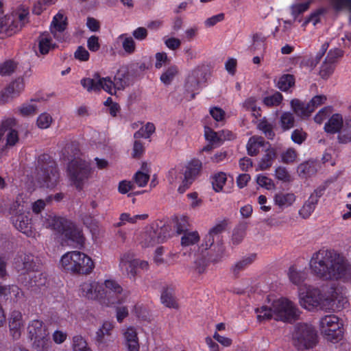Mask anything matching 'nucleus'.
Masks as SVG:
<instances>
[{
  "label": "nucleus",
  "instance_id": "obj_23",
  "mask_svg": "<svg viewBox=\"0 0 351 351\" xmlns=\"http://www.w3.org/2000/svg\"><path fill=\"white\" fill-rule=\"evenodd\" d=\"M11 123H15V121H8L1 125V128H4L3 136L4 138H5V147L6 148L15 145L19 140L18 131L11 127H9L8 125Z\"/></svg>",
  "mask_w": 351,
  "mask_h": 351
},
{
  "label": "nucleus",
  "instance_id": "obj_41",
  "mask_svg": "<svg viewBox=\"0 0 351 351\" xmlns=\"http://www.w3.org/2000/svg\"><path fill=\"white\" fill-rule=\"evenodd\" d=\"M282 100V95L280 93L276 91L274 93L265 97L263 102L268 107H274L280 106Z\"/></svg>",
  "mask_w": 351,
  "mask_h": 351
},
{
  "label": "nucleus",
  "instance_id": "obj_40",
  "mask_svg": "<svg viewBox=\"0 0 351 351\" xmlns=\"http://www.w3.org/2000/svg\"><path fill=\"white\" fill-rule=\"evenodd\" d=\"M266 37L262 34H256L253 36V41L251 49L254 51H259L262 53L265 50Z\"/></svg>",
  "mask_w": 351,
  "mask_h": 351
},
{
  "label": "nucleus",
  "instance_id": "obj_59",
  "mask_svg": "<svg viewBox=\"0 0 351 351\" xmlns=\"http://www.w3.org/2000/svg\"><path fill=\"white\" fill-rule=\"evenodd\" d=\"M210 114L216 121H223L226 118V112L218 107H212L210 109Z\"/></svg>",
  "mask_w": 351,
  "mask_h": 351
},
{
  "label": "nucleus",
  "instance_id": "obj_37",
  "mask_svg": "<svg viewBox=\"0 0 351 351\" xmlns=\"http://www.w3.org/2000/svg\"><path fill=\"white\" fill-rule=\"evenodd\" d=\"M276 156V152L273 148H269L266 151V154L259 161L258 167L259 170H265L272 165L273 160Z\"/></svg>",
  "mask_w": 351,
  "mask_h": 351
},
{
  "label": "nucleus",
  "instance_id": "obj_26",
  "mask_svg": "<svg viewBox=\"0 0 351 351\" xmlns=\"http://www.w3.org/2000/svg\"><path fill=\"white\" fill-rule=\"evenodd\" d=\"M344 124L342 116L340 114H334L326 123L324 130L327 133H339Z\"/></svg>",
  "mask_w": 351,
  "mask_h": 351
},
{
  "label": "nucleus",
  "instance_id": "obj_34",
  "mask_svg": "<svg viewBox=\"0 0 351 351\" xmlns=\"http://www.w3.org/2000/svg\"><path fill=\"white\" fill-rule=\"evenodd\" d=\"M131 315L139 320H146L149 317V312L141 303H134L130 308Z\"/></svg>",
  "mask_w": 351,
  "mask_h": 351
},
{
  "label": "nucleus",
  "instance_id": "obj_9",
  "mask_svg": "<svg viewBox=\"0 0 351 351\" xmlns=\"http://www.w3.org/2000/svg\"><path fill=\"white\" fill-rule=\"evenodd\" d=\"M293 339L295 346L299 349H308L317 343V335L311 325L302 324L297 327Z\"/></svg>",
  "mask_w": 351,
  "mask_h": 351
},
{
  "label": "nucleus",
  "instance_id": "obj_55",
  "mask_svg": "<svg viewBox=\"0 0 351 351\" xmlns=\"http://www.w3.org/2000/svg\"><path fill=\"white\" fill-rule=\"evenodd\" d=\"M149 179V175L145 172L141 171H137L134 176V183L138 187L145 186L147 184Z\"/></svg>",
  "mask_w": 351,
  "mask_h": 351
},
{
  "label": "nucleus",
  "instance_id": "obj_14",
  "mask_svg": "<svg viewBox=\"0 0 351 351\" xmlns=\"http://www.w3.org/2000/svg\"><path fill=\"white\" fill-rule=\"evenodd\" d=\"M202 167V164L198 160H192L184 167L182 185L178 187L180 193H184L189 187L192 182L199 175Z\"/></svg>",
  "mask_w": 351,
  "mask_h": 351
},
{
  "label": "nucleus",
  "instance_id": "obj_60",
  "mask_svg": "<svg viewBox=\"0 0 351 351\" xmlns=\"http://www.w3.org/2000/svg\"><path fill=\"white\" fill-rule=\"evenodd\" d=\"M315 209V206L306 202L299 211L300 215L306 219L309 217Z\"/></svg>",
  "mask_w": 351,
  "mask_h": 351
},
{
  "label": "nucleus",
  "instance_id": "obj_13",
  "mask_svg": "<svg viewBox=\"0 0 351 351\" xmlns=\"http://www.w3.org/2000/svg\"><path fill=\"white\" fill-rule=\"evenodd\" d=\"M119 267L128 275L134 276L138 269L147 270L149 264L146 261L134 259L130 253H125L120 257Z\"/></svg>",
  "mask_w": 351,
  "mask_h": 351
},
{
  "label": "nucleus",
  "instance_id": "obj_8",
  "mask_svg": "<svg viewBox=\"0 0 351 351\" xmlns=\"http://www.w3.org/2000/svg\"><path fill=\"white\" fill-rule=\"evenodd\" d=\"M27 332L34 346L39 350L49 346V333L43 322L39 319L31 321L27 326Z\"/></svg>",
  "mask_w": 351,
  "mask_h": 351
},
{
  "label": "nucleus",
  "instance_id": "obj_12",
  "mask_svg": "<svg viewBox=\"0 0 351 351\" xmlns=\"http://www.w3.org/2000/svg\"><path fill=\"white\" fill-rule=\"evenodd\" d=\"M22 211H23V206L16 201L10 208L11 213L15 215L12 217L13 224L19 231L28 237H31L33 234V232L28 217L21 213L17 215L19 212L21 213Z\"/></svg>",
  "mask_w": 351,
  "mask_h": 351
},
{
  "label": "nucleus",
  "instance_id": "obj_21",
  "mask_svg": "<svg viewBox=\"0 0 351 351\" xmlns=\"http://www.w3.org/2000/svg\"><path fill=\"white\" fill-rule=\"evenodd\" d=\"M66 17L60 12L57 13L51 22L49 29L53 38L58 40L60 35L63 32L67 25Z\"/></svg>",
  "mask_w": 351,
  "mask_h": 351
},
{
  "label": "nucleus",
  "instance_id": "obj_45",
  "mask_svg": "<svg viewBox=\"0 0 351 351\" xmlns=\"http://www.w3.org/2000/svg\"><path fill=\"white\" fill-rule=\"evenodd\" d=\"M155 132V126L152 123H147L142 126L134 135L135 138H148Z\"/></svg>",
  "mask_w": 351,
  "mask_h": 351
},
{
  "label": "nucleus",
  "instance_id": "obj_15",
  "mask_svg": "<svg viewBox=\"0 0 351 351\" xmlns=\"http://www.w3.org/2000/svg\"><path fill=\"white\" fill-rule=\"evenodd\" d=\"M114 324L110 321H104L95 332V341L100 349H107L112 342L109 337H111Z\"/></svg>",
  "mask_w": 351,
  "mask_h": 351
},
{
  "label": "nucleus",
  "instance_id": "obj_58",
  "mask_svg": "<svg viewBox=\"0 0 351 351\" xmlns=\"http://www.w3.org/2000/svg\"><path fill=\"white\" fill-rule=\"evenodd\" d=\"M16 68L12 61H6L0 64V75H5L12 73Z\"/></svg>",
  "mask_w": 351,
  "mask_h": 351
},
{
  "label": "nucleus",
  "instance_id": "obj_53",
  "mask_svg": "<svg viewBox=\"0 0 351 351\" xmlns=\"http://www.w3.org/2000/svg\"><path fill=\"white\" fill-rule=\"evenodd\" d=\"M256 180L259 186L267 190H271L275 188V184L272 180L263 174L258 175Z\"/></svg>",
  "mask_w": 351,
  "mask_h": 351
},
{
  "label": "nucleus",
  "instance_id": "obj_24",
  "mask_svg": "<svg viewBox=\"0 0 351 351\" xmlns=\"http://www.w3.org/2000/svg\"><path fill=\"white\" fill-rule=\"evenodd\" d=\"M53 35L48 32L43 33L40 35L38 42V51L42 55L47 54L50 51L57 47L56 43L53 40Z\"/></svg>",
  "mask_w": 351,
  "mask_h": 351
},
{
  "label": "nucleus",
  "instance_id": "obj_35",
  "mask_svg": "<svg viewBox=\"0 0 351 351\" xmlns=\"http://www.w3.org/2000/svg\"><path fill=\"white\" fill-rule=\"evenodd\" d=\"M263 145L262 138L258 136H252L250 138L246 145L247 154L250 156L256 155L259 149Z\"/></svg>",
  "mask_w": 351,
  "mask_h": 351
},
{
  "label": "nucleus",
  "instance_id": "obj_46",
  "mask_svg": "<svg viewBox=\"0 0 351 351\" xmlns=\"http://www.w3.org/2000/svg\"><path fill=\"white\" fill-rule=\"evenodd\" d=\"M118 38L122 41V47L125 53L130 54L135 51L136 45L132 37L121 34Z\"/></svg>",
  "mask_w": 351,
  "mask_h": 351
},
{
  "label": "nucleus",
  "instance_id": "obj_4",
  "mask_svg": "<svg viewBox=\"0 0 351 351\" xmlns=\"http://www.w3.org/2000/svg\"><path fill=\"white\" fill-rule=\"evenodd\" d=\"M60 264L65 272L75 275L90 274L95 268V263L89 256L76 250L63 254Z\"/></svg>",
  "mask_w": 351,
  "mask_h": 351
},
{
  "label": "nucleus",
  "instance_id": "obj_47",
  "mask_svg": "<svg viewBox=\"0 0 351 351\" xmlns=\"http://www.w3.org/2000/svg\"><path fill=\"white\" fill-rule=\"evenodd\" d=\"M338 140L341 143L351 141V120L346 121L343 129L339 133Z\"/></svg>",
  "mask_w": 351,
  "mask_h": 351
},
{
  "label": "nucleus",
  "instance_id": "obj_56",
  "mask_svg": "<svg viewBox=\"0 0 351 351\" xmlns=\"http://www.w3.org/2000/svg\"><path fill=\"white\" fill-rule=\"evenodd\" d=\"M147 214H142V215H136L134 216H130L128 213H123L120 216V219L123 223L129 222L131 223H135L138 221L145 220L147 219Z\"/></svg>",
  "mask_w": 351,
  "mask_h": 351
},
{
  "label": "nucleus",
  "instance_id": "obj_22",
  "mask_svg": "<svg viewBox=\"0 0 351 351\" xmlns=\"http://www.w3.org/2000/svg\"><path fill=\"white\" fill-rule=\"evenodd\" d=\"M23 327L22 314L17 311L13 312L9 320L10 332L13 339H18L21 337Z\"/></svg>",
  "mask_w": 351,
  "mask_h": 351
},
{
  "label": "nucleus",
  "instance_id": "obj_42",
  "mask_svg": "<svg viewBox=\"0 0 351 351\" xmlns=\"http://www.w3.org/2000/svg\"><path fill=\"white\" fill-rule=\"evenodd\" d=\"M178 73V67L175 65L170 66L162 73L160 75V80L164 84L169 85L171 83Z\"/></svg>",
  "mask_w": 351,
  "mask_h": 351
},
{
  "label": "nucleus",
  "instance_id": "obj_52",
  "mask_svg": "<svg viewBox=\"0 0 351 351\" xmlns=\"http://www.w3.org/2000/svg\"><path fill=\"white\" fill-rule=\"evenodd\" d=\"M52 117L47 112L41 113L37 118V125L40 129H47L52 123Z\"/></svg>",
  "mask_w": 351,
  "mask_h": 351
},
{
  "label": "nucleus",
  "instance_id": "obj_36",
  "mask_svg": "<svg viewBox=\"0 0 351 351\" xmlns=\"http://www.w3.org/2000/svg\"><path fill=\"white\" fill-rule=\"evenodd\" d=\"M161 302L162 303L168 308H178V304L173 295V291L171 289H165L161 294Z\"/></svg>",
  "mask_w": 351,
  "mask_h": 351
},
{
  "label": "nucleus",
  "instance_id": "obj_25",
  "mask_svg": "<svg viewBox=\"0 0 351 351\" xmlns=\"http://www.w3.org/2000/svg\"><path fill=\"white\" fill-rule=\"evenodd\" d=\"M69 171L73 179L87 178L88 167L85 162L72 161L69 165Z\"/></svg>",
  "mask_w": 351,
  "mask_h": 351
},
{
  "label": "nucleus",
  "instance_id": "obj_61",
  "mask_svg": "<svg viewBox=\"0 0 351 351\" xmlns=\"http://www.w3.org/2000/svg\"><path fill=\"white\" fill-rule=\"evenodd\" d=\"M165 46L171 50H176L181 45V40L175 37L165 38L164 40Z\"/></svg>",
  "mask_w": 351,
  "mask_h": 351
},
{
  "label": "nucleus",
  "instance_id": "obj_10",
  "mask_svg": "<svg viewBox=\"0 0 351 351\" xmlns=\"http://www.w3.org/2000/svg\"><path fill=\"white\" fill-rule=\"evenodd\" d=\"M326 101L325 95H316L306 105L298 99L291 101V107L294 112L302 117H307L319 106Z\"/></svg>",
  "mask_w": 351,
  "mask_h": 351
},
{
  "label": "nucleus",
  "instance_id": "obj_29",
  "mask_svg": "<svg viewBox=\"0 0 351 351\" xmlns=\"http://www.w3.org/2000/svg\"><path fill=\"white\" fill-rule=\"evenodd\" d=\"M37 109V101L32 99L19 106L16 109V112L22 117H29L34 115Z\"/></svg>",
  "mask_w": 351,
  "mask_h": 351
},
{
  "label": "nucleus",
  "instance_id": "obj_17",
  "mask_svg": "<svg viewBox=\"0 0 351 351\" xmlns=\"http://www.w3.org/2000/svg\"><path fill=\"white\" fill-rule=\"evenodd\" d=\"M82 295L90 300H98L104 303V290L100 282L90 281L81 285Z\"/></svg>",
  "mask_w": 351,
  "mask_h": 351
},
{
  "label": "nucleus",
  "instance_id": "obj_18",
  "mask_svg": "<svg viewBox=\"0 0 351 351\" xmlns=\"http://www.w3.org/2000/svg\"><path fill=\"white\" fill-rule=\"evenodd\" d=\"M326 309H332L335 306L340 309L346 306L348 300L339 290L330 289L326 292Z\"/></svg>",
  "mask_w": 351,
  "mask_h": 351
},
{
  "label": "nucleus",
  "instance_id": "obj_57",
  "mask_svg": "<svg viewBox=\"0 0 351 351\" xmlns=\"http://www.w3.org/2000/svg\"><path fill=\"white\" fill-rule=\"evenodd\" d=\"M309 2H306L293 5L291 6V14L293 17L296 18L299 14L307 10L309 7Z\"/></svg>",
  "mask_w": 351,
  "mask_h": 351
},
{
  "label": "nucleus",
  "instance_id": "obj_64",
  "mask_svg": "<svg viewBox=\"0 0 351 351\" xmlns=\"http://www.w3.org/2000/svg\"><path fill=\"white\" fill-rule=\"evenodd\" d=\"M88 51L83 47L80 46L75 51V58L80 61H87L89 59Z\"/></svg>",
  "mask_w": 351,
  "mask_h": 351
},
{
  "label": "nucleus",
  "instance_id": "obj_62",
  "mask_svg": "<svg viewBox=\"0 0 351 351\" xmlns=\"http://www.w3.org/2000/svg\"><path fill=\"white\" fill-rule=\"evenodd\" d=\"M204 136L206 139L212 143H217L220 141L219 132L217 133L209 128H205Z\"/></svg>",
  "mask_w": 351,
  "mask_h": 351
},
{
  "label": "nucleus",
  "instance_id": "obj_1",
  "mask_svg": "<svg viewBox=\"0 0 351 351\" xmlns=\"http://www.w3.org/2000/svg\"><path fill=\"white\" fill-rule=\"evenodd\" d=\"M309 267L314 274L324 280L346 281L351 279V265L333 250H320L314 253Z\"/></svg>",
  "mask_w": 351,
  "mask_h": 351
},
{
  "label": "nucleus",
  "instance_id": "obj_48",
  "mask_svg": "<svg viewBox=\"0 0 351 351\" xmlns=\"http://www.w3.org/2000/svg\"><path fill=\"white\" fill-rule=\"evenodd\" d=\"M72 350L83 351L89 348L86 340L81 335H75L72 339Z\"/></svg>",
  "mask_w": 351,
  "mask_h": 351
},
{
  "label": "nucleus",
  "instance_id": "obj_7",
  "mask_svg": "<svg viewBox=\"0 0 351 351\" xmlns=\"http://www.w3.org/2000/svg\"><path fill=\"white\" fill-rule=\"evenodd\" d=\"M299 303L308 311L319 307L326 309V293L321 294L317 289L310 286H301L298 289Z\"/></svg>",
  "mask_w": 351,
  "mask_h": 351
},
{
  "label": "nucleus",
  "instance_id": "obj_54",
  "mask_svg": "<svg viewBox=\"0 0 351 351\" xmlns=\"http://www.w3.org/2000/svg\"><path fill=\"white\" fill-rule=\"evenodd\" d=\"M156 62L155 67L156 69H161L162 66H165L170 63V58L168 57L167 54L165 52H158L156 53L155 56Z\"/></svg>",
  "mask_w": 351,
  "mask_h": 351
},
{
  "label": "nucleus",
  "instance_id": "obj_43",
  "mask_svg": "<svg viewBox=\"0 0 351 351\" xmlns=\"http://www.w3.org/2000/svg\"><path fill=\"white\" fill-rule=\"evenodd\" d=\"M163 252L164 250L162 247H158L156 250L154 260L157 265L169 264L171 263V260L177 256L176 254L170 253L167 256V258L165 259L162 258Z\"/></svg>",
  "mask_w": 351,
  "mask_h": 351
},
{
  "label": "nucleus",
  "instance_id": "obj_6",
  "mask_svg": "<svg viewBox=\"0 0 351 351\" xmlns=\"http://www.w3.org/2000/svg\"><path fill=\"white\" fill-rule=\"evenodd\" d=\"M319 329L324 339L332 343H337L343 338L342 324L335 315L322 317L319 322Z\"/></svg>",
  "mask_w": 351,
  "mask_h": 351
},
{
  "label": "nucleus",
  "instance_id": "obj_28",
  "mask_svg": "<svg viewBox=\"0 0 351 351\" xmlns=\"http://www.w3.org/2000/svg\"><path fill=\"white\" fill-rule=\"evenodd\" d=\"M159 242V238L157 233L152 229H149L143 232L141 236L140 243L143 247H149L154 246Z\"/></svg>",
  "mask_w": 351,
  "mask_h": 351
},
{
  "label": "nucleus",
  "instance_id": "obj_33",
  "mask_svg": "<svg viewBox=\"0 0 351 351\" xmlns=\"http://www.w3.org/2000/svg\"><path fill=\"white\" fill-rule=\"evenodd\" d=\"M289 277L293 284L298 286V289L301 286H307L306 284H303L304 281L306 278V274L304 271L298 270L295 268H290Z\"/></svg>",
  "mask_w": 351,
  "mask_h": 351
},
{
  "label": "nucleus",
  "instance_id": "obj_38",
  "mask_svg": "<svg viewBox=\"0 0 351 351\" xmlns=\"http://www.w3.org/2000/svg\"><path fill=\"white\" fill-rule=\"evenodd\" d=\"M184 167L179 165L173 169H171L168 173V180L171 184L180 183L182 185L184 180L183 174Z\"/></svg>",
  "mask_w": 351,
  "mask_h": 351
},
{
  "label": "nucleus",
  "instance_id": "obj_3",
  "mask_svg": "<svg viewBox=\"0 0 351 351\" xmlns=\"http://www.w3.org/2000/svg\"><path fill=\"white\" fill-rule=\"evenodd\" d=\"M128 69L121 66L114 77V82L110 77H101L95 74L93 78H86L81 81L82 86L88 91H98L101 89L113 95L116 90L123 89L127 84Z\"/></svg>",
  "mask_w": 351,
  "mask_h": 351
},
{
  "label": "nucleus",
  "instance_id": "obj_19",
  "mask_svg": "<svg viewBox=\"0 0 351 351\" xmlns=\"http://www.w3.org/2000/svg\"><path fill=\"white\" fill-rule=\"evenodd\" d=\"M183 221V227L177 226V232L180 234L184 232L181 237V245L183 247H189L197 243L200 240V236L197 231H184L186 228V219L185 217L181 219Z\"/></svg>",
  "mask_w": 351,
  "mask_h": 351
},
{
  "label": "nucleus",
  "instance_id": "obj_16",
  "mask_svg": "<svg viewBox=\"0 0 351 351\" xmlns=\"http://www.w3.org/2000/svg\"><path fill=\"white\" fill-rule=\"evenodd\" d=\"M123 344L127 351H139L140 343L136 328L128 326L121 331Z\"/></svg>",
  "mask_w": 351,
  "mask_h": 351
},
{
  "label": "nucleus",
  "instance_id": "obj_39",
  "mask_svg": "<svg viewBox=\"0 0 351 351\" xmlns=\"http://www.w3.org/2000/svg\"><path fill=\"white\" fill-rule=\"evenodd\" d=\"M227 181V176L223 172L215 173L212 178V185L214 191L217 193L223 191V186Z\"/></svg>",
  "mask_w": 351,
  "mask_h": 351
},
{
  "label": "nucleus",
  "instance_id": "obj_31",
  "mask_svg": "<svg viewBox=\"0 0 351 351\" xmlns=\"http://www.w3.org/2000/svg\"><path fill=\"white\" fill-rule=\"evenodd\" d=\"M295 85V77L291 74L281 75L276 82V86L283 92H287Z\"/></svg>",
  "mask_w": 351,
  "mask_h": 351
},
{
  "label": "nucleus",
  "instance_id": "obj_32",
  "mask_svg": "<svg viewBox=\"0 0 351 351\" xmlns=\"http://www.w3.org/2000/svg\"><path fill=\"white\" fill-rule=\"evenodd\" d=\"M43 226L59 232L64 229L62 219L52 215H47L43 221Z\"/></svg>",
  "mask_w": 351,
  "mask_h": 351
},
{
  "label": "nucleus",
  "instance_id": "obj_20",
  "mask_svg": "<svg viewBox=\"0 0 351 351\" xmlns=\"http://www.w3.org/2000/svg\"><path fill=\"white\" fill-rule=\"evenodd\" d=\"M296 195L291 192L279 191L274 195V204L280 209L292 206L296 202Z\"/></svg>",
  "mask_w": 351,
  "mask_h": 351
},
{
  "label": "nucleus",
  "instance_id": "obj_30",
  "mask_svg": "<svg viewBox=\"0 0 351 351\" xmlns=\"http://www.w3.org/2000/svg\"><path fill=\"white\" fill-rule=\"evenodd\" d=\"M25 88V81L23 78H18L12 82L5 89V94L7 97H14L20 94Z\"/></svg>",
  "mask_w": 351,
  "mask_h": 351
},
{
  "label": "nucleus",
  "instance_id": "obj_51",
  "mask_svg": "<svg viewBox=\"0 0 351 351\" xmlns=\"http://www.w3.org/2000/svg\"><path fill=\"white\" fill-rule=\"evenodd\" d=\"M38 182L41 186L51 187L53 186L58 180V176L56 173H52L51 176L43 174L39 176Z\"/></svg>",
  "mask_w": 351,
  "mask_h": 351
},
{
  "label": "nucleus",
  "instance_id": "obj_50",
  "mask_svg": "<svg viewBox=\"0 0 351 351\" xmlns=\"http://www.w3.org/2000/svg\"><path fill=\"white\" fill-rule=\"evenodd\" d=\"M23 295L22 291L16 286L6 287L5 289L4 296L12 301H17Z\"/></svg>",
  "mask_w": 351,
  "mask_h": 351
},
{
  "label": "nucleus",
  "instance_id": "obj_5",
  "mask_svg": "<svg viewBox=\"0 0 351 351\" xmlns=\"http://www.w3.org/2000/svg\"><path fill=\"white\" fill-rule=\"evenodd\" d=\"M29 21V10L24 5L18 7L10 14L3 15V2L0 1V34L12 36L19 32Z\"/></svg>",
  "mask_w": 351,
  "mask_h": 351
},
{
  "label": "nucleus",
  "instance_id": "obj_49",
  "mask_svg": "<svg viewBox=\"0 0 351 351\" xmlns=\"http://www.w3.org/2000/svg\"><path fill=\"white\" fill-rule=\"evenodd\" d=\"M258 128L264 133L267 138H274L275 134L273 131L272 125L267 121L266 118L261 120L258 125Z\"/></svg>",
  "mask_w": 351,
  "mask_h": 351
},
{
  "label": "nucleus",
  "instance_id": "obj_2",
  "mask_svg": "<svg viewBox=\"0 0 351 351\" xmlns=\"http://www.w3.org/2000/svg\"><path fill=\"white\" fill-rule=\"evenodd\" d=\"M257 320L264 322L271 319L283 322H291L298 316L295 304L286 298L273 300L269 305L256 309Z\"/></svg>",
  "mask_w": 351,
  "mask_h": 351
},
{
  "label": "nucleus",
  "instance_id": "obj_27",
  "mask_svg": "<svg viewBox=\"0 0 351 351\" xmlns=\"http://www.w3.org/2000/svg\"><path fill=\"white\" fill-rule=\"evenodd\" d=\"M67 239V244L76 245H82L84 241L83 234L77 229H63L62 233Z\"/></svg>",
  "mask_w": 351,
  "mask_h": 351
},
{
  "label": "nucleus",
  "instance_id": "obj_11",
  "mask_svg": "<svg viewBox=\"0 0 351 351\" xmlns=\"http://www.w3.org/2000/svg\"><path fill=\"white\" fill-rule=\"evenodd\" d=\"M104 290V303L114 304L122 301L123 289L114 280L107 279L100 282Z\"/></svg>",
  "mask_w": 351,
  "mask_h": 351
},
{
  "label": "nucleus",
  "instance_id": "obj_63",
  "mask_svg": "<svg viewBox=\"0 0 351 351\" xmlns=\"http://www.w3.org/2000/svg\"><path fill=\"white\" fill-rule=\"evenodd\" d=\"M129 315V310L127 306H118L116 309V319L119 323H122Z\"/></svg>",
  "mask_w": 351,
  "mask_h": 351
},
{
  "label": "nucleus",
  "instance_id": "obj_44",
  "mask_svg": "<svg viewBox=\"0 0 351 351\" xmlns=\"http://www.w3.org/2000/svg\"><path fill=\"white\" fill-rule=\"evenodd\" d=\"M294 117L289 112H283L280 117V125L283 130H288L294 125Z\"/></svg>",
  "mask_w": 351,
  "mask_h": 351
}]
</instances>
